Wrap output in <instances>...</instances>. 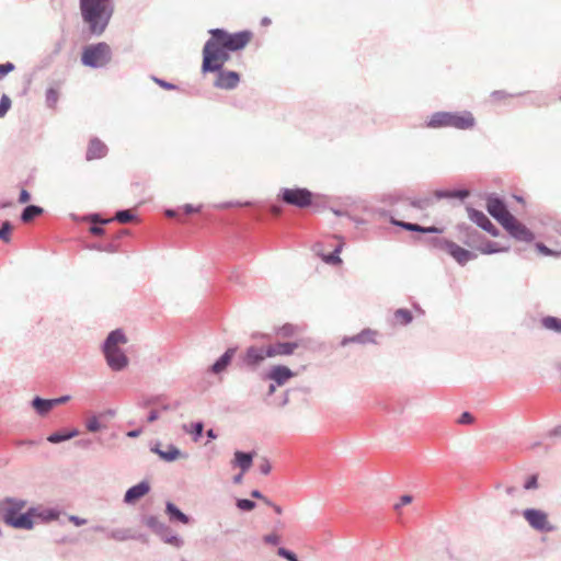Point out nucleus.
<instances>
[{
    "label": "nucleus",
    "mask_w": 561,
    "mask_h": 561,
    "mask_svg": "<svg viewBox=\"0 0 561 561\" xmlns=\"http://www.w3.org/2000/svg\"><path fill=\"white\" fill-rule=\"evenodd\" d=\"M203 208V205L193 206L192 204H185L183 209L186 214L199 213Z\"/></svg>",
    "instance_id": "obj_59"
},
{
    "label": "nucleus",
    "mask_w": 561,
    "mask_h": 561,
    "mask_svg": "<svg viewBox=\"0 0 561 561\" xmlns=\"http://www.w3.org/2000/svg\"><path fill=\"white\" fill-rule=\"evenodd\" d=\"M393 319H394L396 324L405 327V325H409L413 321L414 317H413V313L411 312V310L405 309V308H399L394 311Z\"/></svg>",
    "instance_id": "obj_31"
},
{
    "label": "nucleus",
    "mask_w": 561,
    "mask_h": 561,
    "mask_svg": "<svg viewBox=\"0 0 561 561\" xmlns=\"http://www.w3.org/2000/svg\"><path fill=\"white\" fill-rule=\"evenodd\" d=\"M523 517L537 531L550 533L554 530V527L549 523L548 514L542 510L526 508L523 511Z\"/></svg>",
    "instance_id": "obj_9"
},
{
    "label": "nucleus",
    "mask_w": 561,
    "mask_h": 561,
    "mask_svg": "<svg viewBox=\"0 0 561 561\" xmlns=\"http://www.w3.org/2000/svg\"><path fill=\"white\" fill-rule=\"evenodd\" d=\"M31 405L41 416L46 415L54 408L50 399H44L41 397H35L32 400Z\"/></svg>",
    "instance_id": "obj_29"
},
{
    "label": "nucleus",
    "mask_w": 561,
    "mask_h": 561,
    "mask_svg": "<svg viewBox=\"0 0 561 561\" xmlns=\"http://www.w3.org/2000/svg\"><path fill=\"white\" fill-rule=\"evenodd\" d=\"M409 203L412 207L420 210H425L434 204V198L431 196H424L420 198H409Z\"/></svg>",
    "instance_id": "obj_37"
},
{
    "label": "nucleus",
    "mask_w": 561,
    "mask_h": 561,
    "mask_svg": "<svg viewBox=\"0 0 561 561\" xmlns=\"http://www.w3.org/2000/svg\"><path fill=\"white\" fill-rule=\"evenodd\" d=\"M377 332L378 331L369 329V328L364 329L358 334H355L353 336L343 337L341 341V345L346 346L350 343H356V344H360V345L375 344L376 336L378 334Z\"/></svg>",
    "instance_id": "obj_16"
},
{
    "label": "nucleus",
    "mask_w": 561,
    "mask_h": 561,
    "mask_svg": "<svg viewBox=\"0 0 561 561\" xmlns=\"http://www.w3.org/2000/svg\"><path fill=\"white\" fill-rule=\"evenodd\" d=\"M82 22L91 36H102L114 14L113 0H79Z\"/></svg>",
    "instance_id": "obj_1"
},
{
    "label": "nucleus",
    "mask_w": 561,
    "mask_h": 561,
    "mask_svg": "<svg viewBox=\"0 0 561 561\" xmlns=\"http://www.w3.org/2000/svg\"><path fill=\"white\" fill-rule=\"evenodd\" d=\"M294 376V371L284 365L273 366L267 374V378L274 381L277 386L285 385Z\"/></svg>",
    "instance_id": "obj_20"
},
{
    "label": "nucleus",
    "mask_w": 561,
    "mask_h": 561,
    "mask_svg": "<svg viewBox=\"0 0 561 561\" xmlns=\"http://www.w3.org/2000/svg\"><path fill=\"white\" fill-rule=\"evenodd\" d=\"M457 230L462 238V242L472 248L476 245V242L478 241L480 233L478 230L473 229L471 226H469L466 222H460L457 225Z\"/></svg>",
    "instance_id": "obj_21"
},
{
    "label": "nucleus",
    "mask_w": 561,
    "mask_h": 561,
    "mask_svg": "<svg viewBox=\"0 0 561 561\" xmlns=\"http://www.w3.org/2000/svg\"><path fill=\"white\" fill-rule=\"evenodd\" d=\"M134 218H135V216L133 215V213L129 209L118 210V211H116L115 217H114V219L121 224H127V222L134 220Z\"/></svg>",
    "instance_id": "obj_41"
},
{
    "label": "nucleus",
    "mask_w": 561,
    "mask_h": 561,
    "mask_svg": "<svg viewBox=\"0 0 561 561\" xmlns=\"http://www.w3.org/2000/svg\"><path fill=\"white\" fill-rule=\"evenodd\" d=\"M12 231V225L10 221H4L0 228V240L8 242L10 240V232Z\"/></svg>",
    "instance_id": "obj_46"
},
{
    "label": "nucleus",
    "mask_w": 561,
    "mask_h": 561,
    "mask_svg": "<svg viewBox=\"0 0 561 561\" xmlns=\"http://www.w3.org/2000/svg\"><path fill=\"white\" fill-rule=\"evenodd\" d=\"M413 497L410 494H404L400 499V503L394 505V510H399L402 505L410 504L412 502Z\"/></svg>",
    "instance_id": "obj_58"
},
{
    "label": "nucleus",
    "mask_w": 561,
    "mask_h": 561,
    "mask_svg": "<svg viewBox=\"0 0 561 561\" xmlns=\"http://www.w3.org/2000/svg\"><path fill=\"white\" fill-rule=\"evenodd\" d=\"M313 194L305 187H283L277 194V198L285 204L298 208H306L312 204Z\"/></svg>",
    "instance_id": "obj_7"
},
{
    "label": "nucleus",
    "mask_w": 561,
    "mask_h": 561,
    "mask_svg": "<svg viewBox=\"0 0 561 561\" xmlns=\"http://www.w3.org/2000/svg\"><path fill=\"white\" fill-rule=\"evenodd\" d=\"M229 51L224 46L213 42L209 38L203 48V72H215L222 69L224 65L229 60Z\"/></svg>",
    "instance_id": "obj_4"
},
{
    "label": "nucleus",
    "mask_w": 561,
    "mask_h": 561,
    "mask_svg": "<svg viewBox=\"0 0 561 561\" xmlns=\"http://www.w3.org/2000/svg\"><path fill=\"white\" fill-rule=\"evenodd\" d=\"M263 540H264V542H266L268 545H277V543H279V537L277 535H275V534L265 535Z\"/></svg>",
    "instance_id": "obj_57"
},
{
    "label": "nucleus",
    "mask_w": 561,
    "mask_h": 561,
    "mask_svg": "<svg viewBox=\"0 0 561 561\" xmlns=\"http://www.w3.org/2000/svg\"><path fill=\"white\" fill-rule=\"evenodd\" d=\"M44 211V209L37 205H27L22 214H21V220L23 222H30L32 221L35 217L42 215Z\"/></svg>",
    "instance_id": "obj_35"
},
{
    "label": "nucleus",
    "mask_w": 561,
    "mask_h": 561,
    "mask_svg": "<svg viewBox=\"0 0 561 561\" xmlns=\"http://www.w3.org/2000/svg\"><path fill=\"white\" fill-rule=\"evenodd\" d=\"M107 146L100 138L93 137L88 144L85 159L87 161L102 159L107 154Z\"/></svg>",
    "instance_id": "obj_19"
},
{
    "label": "nucleus",
    "mask_w": 561,
    "mask_h": 561,
    "mask_svg": "<svg viewBox=\"0 0 561 561\" xmlns=\"http://www.w3.org/2000/svg\"><path fill=\"white\" fill-rule=\"evenodd\" d=\"M301 345H302L301 341L276 342V343L266 345V347H267L266 354L270 355V358L277 357V356H290Z\"/></svg>",
    "instance_id": "obj_13"
},
{
    "label": "nucleus",
    "mask_w": 561,
    "mask_h": 561,
    "mask_svg": "<svg viewBox=\"0 0 561 561\" xmlns=\"http://www.w3.org/2000/svg\"><path fill=\"white\" fill-rule=\"evenodd\" d=\"M152 80L158 84L160 85L161 88L165 89V90H175L176 89V85L173 84V83H170V82H167L162 79H159L157 77H153Z\"/></svg>",
    "instance_id": "obj_50"
},
{
    "label": "nucleus",
    "mask_w": 561,
    "mask_h": 561,
    "mask_svg": "<svg viewBox=\"0 0 561 561\" xmlns=\"http://www.w3.org/2000/svg\"><path fill=\"white\" fill-rule=\"evenodd\" d=\"M277 554H278L279 557H282V558H284V559L288 560V561H299V559L297 558V556H296L293 551H290V550H288V549H286V548H279V549L277 550Z\"/></svg>",
    "instance_id": "obj_47"
},
{
    "label": "nucleus",
    "mask_w": 561,
    "mask_h": 561,
    "mask_svg": "<svg viewBox=\"0 0 561 561\" xmlns=\"http://www.w3.org/2000/svg\"><path fill=\"white\" fill-rule=\"evenodd\" d=\"M541 328L557 333L561 334V318L554 317V316H545L540 319Z\"/></svg>",
    "instance_id": "obj_28"
},
{
    "label": "nucleus",
    "mask_w": 561,
    "mask_h": 561,
    "mask_svg": "<svg viewBox=\"0 0 561 561\" xmlns=\"http://www.w3.org/2000/svg\"><path fill=\"white\" fill-rule=\"evenodd\" d=\"M469 219L474 222L478 227L490 233L492 237H499L500 230L492 224L488 216L471 206L466 208Z\"/></svg>",
    "instance_id": "obj_11"
},
{
    "label": "nucleus",
    "mask_w": 561,
    "mask_h": 561,
    "mask_svg": "<svg viewBox=\"0 0 561 561\" xmlns=\"http://www.w3.org/2000/svg\"><path fill=\"white\" fill-rule=\"evenodd\" d=\"M183 431L193 435V440L196 443L203 435L204 432V423L195 422L191 425H183Z\"/></svg>",
    "instance_id": "obj_36"
},
{
    "label": "nucleus",
    "mask_w": 561,
    "mask_h": 561,
    "mask_svg": "<svg viewBox=\"0 0 561 561\" xmlns=\"http://www.w3.org/2000/svg\"><path fill=\"white\" fill-rule=\"evenodd\" d=\"M13 70H14V65L12 62L1 64L0 65V79Z\"/></svg>",
    "instance_id": "obj_51"
},
{
    "label": "nucleus",
    "mask_w": 561,
    "mask_h": 561,
    "mask_svg": "<svg viewBox=\"0 0 561 561\" xmlns=\"http://www.w3.org/2000/svg\"><path fill=\"white\" fill-rule=\"evenodd\" d=\"M266 346H250L245 351L244 363L250 367H257L263 360L270 358Z\"/></svg>",
    "instance_id": "obj_18"
},
{
    "label": "nucleus",
    "mask_w": 561,
    "mask_h": 561,
    "mask_svg": "<svg viewBox=\"0 0 561 561\" xmlns=\"http://www.w3.org/2000/svg\"><path fill=\"white\" fill-rule=\"evenodd\" d=\"M470 195L468 190L451 191V198L465 199Z\"/></svg>",
    "instance_id": "obj_53"
},
{
    "label": "nucleus",
    "mask_w": 561,
    "mask_h": 561,
    "mask_svg": "<svg viewBox=\"0 0 561 561\" xmlns=\"http://www.w3.org/2000/svg\"><path fill=\"white\" fill-rule=\"evenodd\" d=\"M434 196L436 199L451 198V191L437 190L434 192Z\"/></svg>",
    "instance_id": "obj_60"
},
{
    "label": "nucleus",
    "mask_w": 561,
    "mask_h": 561,
    "mask_svg": "<svg viewBox=\"0 0 561 561\" xmlns=\"http://www.w3.org/2000/svg\"><path fill=\"white\" fill-rule=\"evenodd\" d=\"M216 72L217 78L214 82V85L218 89L232 90L237 88L240 82V76L237 71L220 69Z\"/></svg>",
    "instance_id": "obj_14"
},
{
    "label": "nucleus",
    "mask_w": 561,
    "mask_h": 561,
    "mask_svg": "<svg viewBox=\"0 0 561 561\" xmlns=\"http://www.w3.org/2000/svg\"><path fill=\"white\" fill-rule=\"evenodd\" d=\"M69 522H71L76 526H83L87 524V519L79 517L77 515H69L68 516Z\"/></svg>",
    "instance_id": "obj_55"
},
{
    "label": "nucleus",
    "mask_w": 561,
    "mask_h": 561,
    "mask_svg": "<svg viewBox=\"0 0 561 561\" xmlns=\"http://www.w3.org/2000/svg\"><path fill=\"white\" fill-rule=\"evenodd\" d=\"M252 462H253V454L252 453H244V451H240V450H237L234 453L233 465L238 466L241 469L242 473L247 472L251 468Z\"/></svg>",
    "instance_id": "obj_26"
},
{
    "label": "nucleus",
    "mask_w": 561,
    "mask_h": 561,
    "mask_svg": "<svg viewBox=\"0 0 561 561\" xmlns=\"http://www.w3.org/2000/svg\"><path fill=\"white\" fill-rule=\"evenodd\" d=\"M107 537L115 541H126L134 539L135 536L129 528H115L107 533Z\"/></svg>",
    "instance_id": "obj_33"
},
{
    "label": "nucleus",
    "mask_w": 561,
    "mask_h": 561,
    "mask_svg": "<svg viewBox=\"0 0 561 561\" xmlns=\"http://www.w3.org/2000/svg\"><path fill=\"white\" fill-rule=\"evenodd\" d=\"M433 244L435 248L447 252L460 265H466L477 257L474 253L445 238L433 239Z\"/></svg>",
    "instance_id": "obj_8"
},
{
    "label": "nucleus",
    "mask_w": 561,
    "mask_h": 561,
    "mask_svg": "<svg viewBox=\"0 0 561 561\" xmlns=\"http://www.w3.org/2000/svg\"><path fill=\"white\" fill-rule=\"evenodd\" d=\"M425 126L431 129L454 128L457 130H472L477 127V118L472 112L438 111L434 112L425 121Z\"/></svg>",
    "instance_id": "obj_2"
},
{
    "label": "nucleus",
    "mask_w": 561,
    "mask_h": 561,
    "mask_svg": "<svg viewBox=\"0 0 561 561\" xmlns=\"http://www.w3.org/2000/svg\"><path fill=\"white\" fill-rule=\"evenodd\" d=\"M4 503L8 504V507L5 508L3 516L18 515L26 505V501L13 497H7Z\"/></svg>",
    "instance_id": "obj_27"
},
{
    "label": "nucleus",
    "mask_w": 561,
    "mask_h": 561,
    "mask_svg": "<svg viewBox=\"0 0 561 561\" xmlns=\"http://www.w3.org/2000/svg\"><path fill=\"white\" fill-rule=\"evenodd\" d=\"M145 524L158 536L168 530V525L153 515L146 517Z\"/></svg>",
    "instance_id": "obj_32"
},
{
    "label": "nucleus",
    "mask_w": 561,
    "mask_h": 561,
    "mask_svg": "<svg viewBox=\"0 0 561 561\" xmlns=\"http://www.w3.org/2000/svg\"><path fill=\"white\" fill-rule=\"evenodd\" d=\"M59 99V93L56 89L49 88L46 91V105L50 108L55 107Z\"/></svg>",
    "instance_id": "obj_40"
},
{
    "label": "nucleus",
    "mask_w": 561,
    "mask_h": 561,
    "mask_svg": "<svg viewBox=\"0 0 561 561\" xmlns=\"http://www.w3.org/2000/svg\"><path fill=\"white\" fill-rule=\"evenodd\" d=\"M165 513L169 516L170 520H178L184 525H187L191 520L190 516L184 514L174 503L167 502L165 503Z\"/></svg>",
    "instance_id": "obj_25"
},
{
    "label": "nucleus",
    "mask_w": 561,
    "mask_h": 561,
    "mask_svg": "<svg viewBox=\"0 0 561 561\" xmlns=\"http://www.w3.org/2000/svg\"><path fill=\"white\" fill-rule=\"evenodd\" d=\"M538 486V478L536 474L529 476L524 483L525 490H535Z\"/></svg>",
    "instance_id": "obj_48"
},
{
    "label": "nucleus",
    "mask_w": 561,
    "mask_h": 561,
    "mask_svg": "<svg viewBox=\"0 0 561 561\" xmlns=\"http://www.w3.org/2000/svg\"><path fill=\"white\" fill-rule=\"evenodd\" d=\"M320 256L324 263L330 265H337L342 263L340 255L334 251L329 254H320Z\"/></svg>",
    "instance_id": "obj_44"
},
{
    "label": "nucleus",
    "mask_w": 561,
    "mask_h": 561,
    "mask_svg": "<svg viewBox=\"0 0 561 561\" xmlns=\"http://www.w3.org/2000/svg\"><path fill=\"white\" fill-rule=\"evenodd\" d=\"M481 251V253L483 254H492V253H496L499 252L500 250L495 247V243L493 242H488L485 247L483 248H480L479 249Z\"/></svg>",
    "instance_id": "obj_52"
},
{
    "label": "nucleus",
    "mask_w": 561,
    "mask_h": 561,
    "mask_svg": "<svg viewBox=\"0 0 561 561\" xmlns=\"http://www.w3.org/2000/svg\"><path fill=\"white\" fill-rule=\"evenodd\" d=\"M390 222L393 226L400 227L404 230L412 231V232H422L423 226H420L417 224H412L403 220L396 219L394 217H390Z\"/></svg>",
    "instance_id": "obj_38"
},
{
    "label": "nucleus",
    "mask_w": 561,
    "mask_h": 561,
    "mask_svg": "<svg viewBox=\"0 0 561 561\" xmlns=\"http://www.w3.org/2000/svg\"><path fill=\"white\" fill-rule=\"evenodd\" d=\"M444 229L436 227V226H430V227H423L422 233H443Z\"/></svg>",
    "instance_id": "obj_61"
},
{
    "label": "nucleus",
    "mask_w": 561,
    "mask_h": 561,
    "mask_svg": "<svg viewBox=\"0 0 561 561\" xmlns=\"http://www.w3.org/2000/svg\"><path fill=\"white\" fill-rule=\"evenodd\" d=\"M502 227L518 241L531 242L535 239V234L514 216H512L510 221L504 224Z\"/></svg>",
    "instance_id": "obj_12"
},
{
    "label": "nucleus",
    "mask_w": 561,
    "mask_h": 561,
    "mask_svg": "<svg viewBox=\"0 0 561 561\" xmlns=\"http://www.w3.org/2000/svg\"><path fill=\"white\" fill-rule=\"evenodd\" d=\"M259 469L262 474H268L272 470V466L267 459H263V461L259 466Z\"/></svg>",
    "instance_id": "obj_54"
},
{
    "label": "nucleus",
    "mask_w": 561,
    "mask_h": 561,
    "mask_svg": "<svg viewBox=\"0 0 561 561\" xmlns=\"http://www.w3.org/2000/svg\"><path fill=\"white\" fill-rule=\"evenodd\" d=\"M209 34L213 42H216L230 51L244 48L251 39V33L249 31L230 34L222 28H213L209 31Z\"/></svg>",
    "instance_id": "obj_6"
},
{
    "label": "nucleus",
    "mask_w": 561,
    "mask_h": 561,
    "mask_svg": "<svg viewBox=\"0 0 561 561\" xmlns=\"http://www.w3.org/2000/svg\"><path fill=\"white\" fill-rule=\"evenodd\" d=\"M236 348H228L210 367L209 370L213 374H220L227 369V367L231 364V360L234 356Z\"/></svg>",
    "instance_id": "obj_23"
},
{
    "label": "nucleus",
    "mask_w": 561,
    "mask_h": 561,
    "mask_svg": "<svg viewBox=\"0 0 561 561\" xmlns=\"http://www.w3.org/2000/svg\"><path fill=\"white\" fill-rule=\"evenodd\" d=\"M127 343V337L123 330L116 329L108 333L103 345L102 351L106 359V364L112 370L119 371L126 368L129 359L121 348V345Z\"/></svg>",
    "instance_id": "obj_3"
},
{
    "label": "nucleus",
    "mask_w": 561,
    "mask_h": 561,
    "mask_svg": "<svg viewBox=\"0 0 561 561\" xmlns=\"http://www.w3.org/2000/svg\"><path fill=\"white\" fill-rule=\"evenodd\" d=\"M50 400H51L53 407L55 408L56 405L64 404V403L68 402L70 400V396H61L59 398H55V399H50Z\"/></svg>",
    "instance_id": "obj_62"
},
{
    "label": "nucleus",
    "mask_w": 561,
    "mask_h": 561,
    "mask_svg": "<svg viewBox=\"0 0 561 561\" xmlns=\"http://www.w3.org/2000/svg\"><path fill=\"white\" fill-rule=\"evenodd\" d=\"M112 60V49L105 42L90 44L83 47L81 62L83 66L99 69L106 67Z\"/></svg>",
    "instance_id": "obj_5"
},
{
    "label": "nucleus",
    "mask_w": 561,
    "mask_h": 561,
    "mask_svg": "<svg viewBox=\"0 0 561 561\" xmlns=\"http://www.w3.org/2000/svg\"><path fill=\"white\" fill-rule=\"evenodd\" d=\"M11 107V99L3 94L0 99V118L4 117Z\"/></svg>",
    "instance_id": "obj_45"
},
{
    "label": "nucleus",
    "mask_w": 561,
    "mask_h": 561,
    "mask_svg": "<svg viewBox=\"0 0 561 561\" xmlns=\"http://www.w3.org/2000/svg\"><path fill=\"white\" fill-rule=\"evenodd\" d=\"M536 248L543 255H556V256L561 255V252H554L553 250L549 249L543 243H537Z\"/></svg>",
    "instance_id": "obj_49"
},
{
    "label": "nucleus",
    "mask_w": 561,
    "mask_h": 561,
    "mask_svg": "<svg viewBox=\"0 0 561 561\" xmlns=\"http://www.w3.org/2000/svg\"><path fill=\"white\" fill-rule=\"evenodd\" d=\"M161 540L175 548H181L184 545V540L176 534H173L168 526V530L159 535Z\"/></svg>",
    "instance_id": "obj_34"
},
{
    "label": "nucleus",
    "mask_w": 561,
    "mask_h": 561,
    "mask_svg": "<svg viewBox=\"0 0 561 561\" xmlns=\"http://www.w3.org/2000/svg\"><path fill=\"white\" fill-rule=\"evenodd\" d=\"M299 331L298 327L294 324H285L278 329V334L282 337H291Z\"/></svg>",
    "instance_id": "obj_42"
},
{
    "label": "nucleus",
    "mask_w": 561,
    "mask_h": 561,
    "mask_svg": "<svg viewBox=\"0 0 561 561\" xmlns=\"http://www.w3.org/2000/svg\"><path fill=\"white\" fill-rule=\"evenodd\" d=\"M85 427L91 433H96L103 428V425L99 421L98 415L89 417L85 422Z\"/></svg>",
    "instance_id": "obj_39"
},
{
    "label": "nucleus",
    "mask_w": 561,
    "mask_h": 561,
    "mask_svg": "<svg viewBox=\"0 0 561 561\" xmlns=\"http://www.w3.org/2000/svg\"><path fill=\"white\" fill-rule=\"evenodd\" d=\"M33 514H31V507L23 514H18L14 516H3V522L16 529H26L30 530L34 527Z\"/></svg>",
    "instance_id": "obj_15"
},
{
    "label": "nucleus",
    "mask_w": 561,
    "mask_h": 561,
    "mask_svg": "<svg viewBox=\"0 0 561 561\" xmlns=\"http://www.w3.org/2000/svg\"><path fill=\"white\" fill-rule=\"evenodd\" d=\"M150 491V484L147 481H141L136 485L129 488L124 495V503L128 505L135 504L141 497L147 495Z\"/></svg>",
    "instance_id": "obj_17"
},
{
    "label": "nucleus",
    "mask_w": 561,
    "mask_h": 561,
    "mask_svg": "<svg viewBox=\"0 0 561 561\" xmlns=\"http://www.w3.org/2000/svg\"><path fill=\"white\" fill-rule=\"evenodd\" d=\"M79 435V431L77 428H72L68 432H55L47 437V440L51 444H59L66 440H69Z\"/></svg>",
    "instance_id": "obj_30"
},
{
    "label": "nucleus",
    "mask_w": 561,
    "mask_h": 561,
    "mask_svg": "<svg viewBox=\"0 0 561 561\" xmlns=\"http://www.w3.org/2000/svg\"><path fill=\"white\" fill-rule=\"evenodd\" d=\"M549 437H561V425L556 426L548 434Z\"/></svg>",
    "instance_id": "obj_64"
},
{
    "label": "nucleus",
    "mask_w": 561,
    "mask_h": 561,
    "mask_svg": "<svg viewBox=\"0 0 561 561\" xmlns=\"http://www.w3.org/2000/svg\"><path fill=\"white\" fill-rule=\"evenodd\" d=\"M151 451L168 462L176 460L182 455L181 450L174 445H169L167 450H162L159 445H156L151 448Z\"/></svg>",
    "instance_id": "obj_24"
},
{
    "label": "nucleus",
    "mask_w": 561,
    "mask_h": 561,
    "mask_svg": "<svg viewBox=\"0 0 561 561\" xmlns=\"http://www.w3.org/2000/svg\"><path fill=\"white\" fill-rule=\"evenodd\" d=\"M236 505L239 510L250 512L255 508L256 504L249 499H238Z\"/></svg>",
    "instance_id": "obj_43"
},
{
    "label": "nucleus",
    "mask_w": 561,
    "mask_h": 561,
    "mask_svg": "<svg viewBox=\"0 0 561 561\" xmlns=\"http://www.w3.org/2000/svg\"><path fill=\"white\" fill-rule=\"evenodd\" d=\"M31 514H33L34 518L41 519L43 522H50L59 517L60 511L55 507L38 505L31 507Z\"/></svg>",
    "instance_id": "obj_22"
},
{
    "label": "nucleus",
    "mask_w": 561,
    "mask_h": 561,
    "mask_svg": "<svg viewBox=\"0 0 561 561\" xmlns=\"http://www.w3.org/2000/svg\"><path fill=\"white\" fill-rule=\"evenodd\" d=\"M458 422H459L460 424H471V423L473 422V416H472V414H471V413H469V412H463V413L460 415V417H459Z\"/></svg>",
    "instance_id": "obj_56"
},
{
    "label": "nucleus",
    "mask_w": 561,
    "mask_h": 561,
    "mask_svg": "<svg viewBox=\"0 0 561 561\" xmlns=\"http://www.w3.org/2000/svg\"><path fill=\"white\" fill-rule=\"evenodd\" d=\"M486 210L489 214L499 221L501 226L507 224L513 216L505 205V203L495 195H489L486 198Z\"/></svg>",
    "instance_id": "obj_10"
},
{
    "label": "nucleus",
    "mask_w": 561,
    "mask_h": 561,
    "mask_svg": "<svg viewBox=\"0 0 561 561\" xmlns=\"http://www.w3.org/2000/svg\"><path fill=\"white\" fill-rule=\"evenodd\" d=\"M31 199V195L26 190H22L19 196V203L25 204Z\"/></svg>",
    "instance_id": "obj_63"
}]
</instances>
